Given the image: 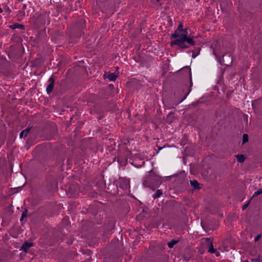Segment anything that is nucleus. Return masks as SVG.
Returning a JSON list of instances; mask_svg holds the SVG:
<instances>
[{
	"mask_svg": "<svg viewBox=\"0 0 262 262\" xmlns=\"http://www.w3.org/2000/svg\"><path fill=\"white\" fill-rule=\"evenodd\" d=\"M187 34V29H183L182 24H180L174 33L172 35V37L176 39L174 41L171 42V45H177L182 49L188 48L189 46L185 44L186 42L189 46L194 45L195 44L194 41L191 38L188 37Z\"/></svg>",
	"mask_w": 262,
	"mask_h": 262,
	"instance_id": "obj_1",
	"label": "nucleus"
},
{
	"mask_svg": "<svg viewBox=\"0 0 262 262\" xmlns=\"http://www.w3.org/2000/svg\"><path fill=\"white\" fill-rule=\"evenodd\" d=\"M214 55L216 58H219L224 55L225 49L223 46L217 44L213 48Z\"/></svg>",
	"mask_w": 262,
	"mask_h": 262,
	"instance_id": "obj_2",
	"label": "nucleus"
},
{
	"mask_svg": "<svg viewBox=\"0 0 262 262\" xmlns=\"http://www.w3.org/2000/svg\"><path fill=\"white\" fill-rule=\"evenodd\" d=\"M119 72L118 70L116 71L114 73H105L104 76L105 78L108 79L110 81H114L118 77Z\"/></svg>",
	"mask_w": 262,
	"mask_h": 262,
	"instance_id": "obj_3",
	"label": "nucleus"
},
{
	"mask_svg": "<svg viewBox=\"0 0 262 262\" xmlns=\"http://www.w3.org/2000/svg\"><path fill=\"white\" fill-rule=\"evenodd\" d=\"M50 81V83L48 85V86L47 88L46 91L48 94L50 93L53 88V80L52 78H50L49 79Z\"/></svg>",
	"mask_w": 262,
	"mask_h": 262,
	"instance_id": "obj_4",
	"label": "nucleus"
},
{
	"mask_svg": "<svg viewBox=\"0 0 262 262\" xmlns=\"http://www.w3.org/2000/svg\"><path fill=\"white\" fill-rule=\"evenodd\" d=\"M32 244L31 243H25L22 246V249L25 251L27 252L29 248L32 246Z\"/></svg>",
	"mask_w": 262,
	"mask_h": 262,
	"instance_id": "obj_5",
	"label": "nucleus"
},
{
	"mask_svg": "<svg viewBox=\"0 0 262 262\" xmlns=\"http://www.w3.org/2000/svg\"><path fill=\"white\" fill-rule=\"evenodd\" d=\"M237 160L239 163H242L244 161L245 157L243 155H237L236 156Z\"/></svg>",
	"mask_w": 262,
	"mask_h": 262,
	"instance_id": "obj_6",
	"label": "nucleus"
},
{
	"mask_svg": "<svg viewBox=\"0 0 262 262\" xmlns=\"http://www.w3.org/2000/svg\"><path fill=\"white\" fill-rule=\"evenodd\" d=\"M29 129H28V128H27L25 130L21 132V133L20 134V138H22L24 137H26L27 136V135L28 134V133H29Z\"/></svg>",
	"mask_w": 262,
	"mask_h": 262,
	"instance_id": "obj_7",
	"label": "nucleus"
},
{
	"mask_svg": "<svg viewBox=\"0 0 262 262\" xmlns=\"http://www.w3.org/2000/svg\"><path fill=\"white\" fill-rule=\"evenodd\" d=\"M162 192L161 190H157L156 193L154 194L153 197L154 198H158L161 195Z\"/></svg>",
	"mask_w": 262,
	"mask_h": 262,
	"instance_id": "obj_8",
	"label": "nucleus"
},
{
	"mask_svg": "<svg viewBox=\"0 0 262 262\" xmlns=\"http://www.w3.org/2000/svg\"><path fill=\"white\" fill-rule=\"evenodd\" d=\"M191 185L193 186L195 188H198L199 184L195 180L190 181Z\"/></svg>",
	"mask_w": 262,
	"mask_h": 262,
	"instance_id": "obj_9",
	"label": "nucleus"
},
{
	"mask_svg": "<svg viewBox=\"0 0 262 262\" xmlns=\"http://www.w3.org/2000/svg\"><path fill=\"white\" fill-rule=\"evenodd\" d=\"M248 136L247 135H244L243 137V143L244 144L248 142Z\"/></svg>",
	"mask_w": 262,
	"mask_h": 262,
	"instance_id": "obj_10",
	"label": "nucleus"
},
{
	"mask_svg": "<svg viewBox=\"0 0 262 262\" xmlns=\"http://www.w3.org/2000/svg\"><path fill=\"white\" fill-rule=\"evenodd\" d=\"M177 243V242L175 241H171L168 243V245L169 248H172L173 246Z\"/></svg>",
	"mask_w": 262,
	"mask_h": 262,
	"instance_id": "obj_11",
	"label": "nucleus"
},
{
	"mask_svg": "<svg viewBox=\"0 0 262 262\" xmlns=\"http://www.w3.org/2000/svg\"><path fill=\"white\" fill-rule=\"evenodd\" d=\"M208 251L211 253H214L215 252V250L213 248L212 246H211Z\"/></svg>",
	"mask_w": 262,
	"mask_h": 262,
	"instance_id": "obj_12",
	"label": "nucleus"
},
{
	"mask_svg": "<svg viewBox=\"0 0 262 262\" xmlns=\"http://www.w3.org/2000/svg\"><path fill=\"white\" fill-rule=\"evenodd\" d=\"M261 193H262V189H260V190L255 192L253 196L258 195Z\"/></svg>",
	"mask_w": 262,
	"mask_h": 262,
	"instance_id": "obj_13",
	"label": "nucleus"
},
{
	"mask_svg": "<svg viewBox=\"0 0 262 262\" xmlns=\"http://www.w3.org/2000/svg\"><path fill=\"white\" fill-rule=\"evenodd\" d=\"M260 237V235H257V236L254 239L255 241H257L258 240H259Z\"/></svg>",
	"mask_w": 262,
	"mask_h": 262,
	"instance_id": "obj_14",
	"label": "nucleus"
},
{
	"mask_svg": "<svg viewBox=\"0 0 262 262\" xmlns=\"http://www.w3.org/2000/svg\"><path fill=\"white\" fill-rule=\"evenodd\" d=\"M27 216V214L26 213H23L22 214V217H21V219L20 220L21 221L22 220L23 218L26 217Z\"/></svg>",
	"mask_w": 262,
	"mask_h": 262,
	"instance_id": "obj_15",
	"label": "nucleus"
},
{
	"mask_svg": "<svg viewBox=\"0 0 262 262\" xmlns=\"http://www.w3.org/2000/svg\"><path fill=\"white\" fill-rule=\"evenodd\" d=\"M248 206V204H246V205H244L243 206V209L244 210Z\"/></svg>",
	"mask_w": 262,
	"mask_h": 262,
	"instance_id": "obj_16",
	"label": "nucleus"
},
{
	"mask_svg": "<svg viewBox=\"0 0 262 262\" xmlns=\"http://www.w3.org/2000/svg\"><path fill=\"white\" fill-rule=\"evenodd\" d=\"M187 70H188L189 72H190V69H189L188 68H186Z\"/></svg>",
	"mask_w": 262,
	"mask_h": 262,
	"instance_id": "obj_17",
	"label": "nucleus"
},
{
	"mask_svg": "<svg viewBox=\"0 0 262 262\" xmlns=\"http://www.w3.org/2000/svg\"><path fill=\"white\" fill-rule=\"evenodd\" d=\"M3 12V10L2 8H0V13Z\"/></svg>",
	"mask_w": 262,
	"mask_h": 262,
	"instance_id": "obj_18",
	"label": "nucleus"
},
{
	"mask_svg": "<svg viewBox=\"0 0 262 262\" xmlns=\"http://www.w3.org/2000/svg\"><path fill=\"white\" fill-rule=\"evenodd\" d=\"M17 27H18L17 26H15V27H13L12 28H16Z\"/></svg>",
	"mask_w": 262,
	"mask_h": 262,
	"instance_id": "obj_19",
	"label": "nucleus"
},
{
	"mask_svg": "<svg viewBox=\"0 0 262 262\" xmlns=\"http://www.w3.org/2000/svg\"><path fill=\"white\" fill-rule=\"evenodd\" d=\"M242 262H248V261H242Z\"/></svg>",
	"mask_w": 262,
	"mask_h": 262,
	"instance_id": "obj_20",
	"label": "nucleus"
},
{
	"mask_svg": "<svg viewBox=\"0 0 262 262\" xmlns=\"http://www.w3.org/2000/svg\"><path fill=\"white\" fill-rule=\"evenodd\" d=\"M216 256H219L218 253H216Z\"/></svg>",
	"mask_w": 262,
	"mask_h": 262,
	"instance_id": "obj_21",
	"label": "nucleus"
}]
</instances>
